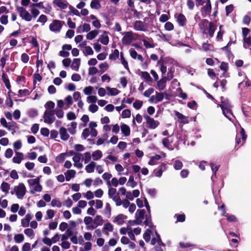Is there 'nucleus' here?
<instances>
[{
    "mask_svg": "<svg viewBox=\"0 0 251 251\" xmlns=\"http://www.w3.org/2000/svg\"><path fill=\"white\" fill-rule=\"evenodd\" d=\"M80 65V59L79 58H75L73 61L71 67L72 70L75 71H78Z\"/></svg>",
    "mask_w": 251,
    "mask_h": 251,
    "instance_id": "cd10ccee",
    "label": "nucleus"
},
{
    "mask_svg": "<svg viewBox=\"0 0 251 251\" xmlns=\"http://www.w3.org/2000/svg\"><path fill=\"white\" fill-rule=\"evenodd\" d=\"M120 127L121 131L125 136L127 137L130 135V129L128 125L125 124H122Z\"/></svg>",
    "mask_w": 251,
    "mask_h": 251,
    "instance_id": "a878e982",
    "label": "nucleus"
},
{
    "mask_svg": "<svg viewBox=\"0 0 251 251\" xmlns=\"http://www.w3.org/2000/svg\"><path fill=\"white\" fill-rule=\"evenodd\" d=\"M109 40L108 33L106 31H103L102 34L99 37L98 41L104 45H107L109 43Z\"/></svg>",
    "mask_w": 251,
    "mask_h": 251,
    "instance_id": "ddd939ff",
    "label": "nucleus"
},
{
    "mask_svg": "<svg viewBox=\"0 0 251 251\" xmlns=\"http://www.w3.org/2000/svg\"><path fill=\"white\" fill-rule=\"evenodd\" d=\"M166 78L165 77H162L161 79L157 82L156 88L159 91H163L166 86Z\"/></svg>",
    "mask_w": 251,
    "mask_h": 251,
    "instance_id": "4468645a",
    "label": "nucleus"
},
{
    "mask_svg": "<svg viewBox=\"0 0 251 251\" xmlns=\"http://www.w3.org/2000/svg\"><path fill=\"white\" fill-rule=\"evenodd\" d=\"M24 158V155L22 152L17 151L12 159L13 162L16 164H20Z\"/></svg>",
    "mask_w": 251,
    "mask_h": 251,
    "instance_id": "6ab92c4d",
    "label": "nucleus"
},
{
    "mask_svg": "<svg viewBox=\"0 0 251 251\" xmlns=\"http://www.w3.org/2000/svg\"><path fill=\"white\" fill-rule=\"evenodd\" d=\"M113 230V226L109 222L105 223L102 228V231L106 235H108L109 232H112Z\"/></svg>",
    "mask_w": 251,
    "mask_h": 251,
    "instance_id": "4be33fe9",
    "label": "nucleus"
},
{
    "mask_svg": "<svg viewBox=\"0 0 251 251\" xmlns=\"http://www.w3.org/2000/svg\"><path fill=\"white\" fill-rule=\"evenodd\" d=\"M14 239L17 243H21L24 240V236L22 234H18L14 236Z\"/></svg>",
    "mask_w": 251,
    "mask_h": 251,
    "instance_id": "6e6d98bb",
    "label": "nucleus"
},
{
    "mask_svg": "<svg viewBox=\"0 0 251 251\" xmlns=\"http://www.w3.org/2000/svg\"><path fill=\"white\" fill-rule=\"evenodd\" d=\"M14 192L18 199H23L26 193V188L25 184L20 183L18 185L15 186Z\"/></svg>",
    "mask_w": 251,
    "mask_h": 251,
    "instance_id": "7ed1b4c3",
    "label": "nucleus"
},
{
    "mask_svg": "<svg viewBox=\"0 0 251 251\" xmlns=\"http://www.w3.org/2000/svg\"><path fill=\"white\" fill-rule=\"evenodd\" d=\"M65 103L66 105L67 108L69 107L73 103V99L71 96H68L65 99Z\"/></svg>",
    "mask_w": 251,
    "mask_h": 251,
    "instance_id": "e2e57ef3",
    "label": "nucleus"
},
{
    "mask_svg": "<svg viewBox=\"0 0 251 251\" xmlns=\"http://www.w3.org/2000/svg\"><path fill=\"white\" fill-rule=\"evenodd\" d=\"M144 117L146 121L147 127L148 128L154 129L159 125V121L155 120L149 115H144Z\"/></svg>",
    "mask_w": 251,
    "mask_h": 251,
    "instance_id": "1a4fd4ad",
    "label": "nucleus"
},
{
    "mask_svg": "<svg viewBox=\"0 0 251 251\" xmlns=\"http://www.w3.org/2000/svg\"><path fill=\"white\" fill-rule=\"evenodd\" d=\"M44 122L48 124L53 123L55 120L54 112L53 110H46L43 115Z\"/></svg>",
    "mask_w": 251,
    "mask_h": 251,
    "instance_id": "423d86ee",
    "label": "nucleus"
},
{
    "mask_svg": "<svg viewBox=\"0 0 251 251\" xmlns=\"http://www.w3.org/2000/svg\"><path fill=\"white\" fill-rule=\"evenodd\" d=\"M41 176H39L34 179L27 180V183L30 189V193L34 194L36 192H40L42 191L43 188L40 183Z\"/></svg>",
    "mask_w": 251,
    "mask_h": 251,
    "instance_id": "f03ea898",
    "label": "nucleus"
},
{
    "mask_svg": "<svg viewBox=\"0 0 251 251\" xmlns=\"http://www.w3.org/2000/svg\"><path fill=\"white\" fill-rule=\"evenodd\" d=\"M55 103L52 101H49L46 102L45 105V107L48 110H53V109L54 108Z\"/></svg>",
    "mask_w": 251,
    "mask_h": 251,
    "instance_id": "bf43d9fd",
    "label": "nucleus"
},
{
    "mask_svg": "<svg viewBox=\"0 0 251 251\" xmlns=\"http://www.w3.org/2000/svg\"><path fill=\"white\" fill-rule=\"evenodd\" d=\"M77 123L75 122H72L70 127L68 128V130L71 134H75L76 132Z\"/></svg>",
    "mask_w": 251,
    "mask_h": 251,
    "instance_id": "58836bf2",
    "label": "nucleus"
},
{
    "mask_svg": "<svg viewBox=\"0 0 251 251\" xmlns=\"http://www.w3.org/2000/svg\"><path fill=\"white\" fill-rule=\"evenodd\" d=\"M92 157L94 160H99L102 156V153L100 150H96L91 154Z\"/></svg>",
    "mask_w": 251,
    "mask_h": 251,
    "instance_id": "72a5a7b5",
    "label": "nucleus"
},
{
    "mask_svg": "<svg viewBox=\"0 0 251 251\" xmlns=\"http://www.w3.org/2000/svg\"><path fill=\"white\" fill-rule=\"evenodd\" d=\"M129 53L130 56L134 59H137L138 60L143 62V57L141 54H138L136 51L133 49H130L129 50Z\"/></svg>",
    "mask_w": 251,
    "mask_h": 251,
    "instance_id": "393cba45",
    "label": "nucleus"
},
{
    "mask_svg": "<svg viewBox=\"0 0 251 251\" xmlns=\"http://www.w3.org/2000/svg\"><path fill=\"white\" fill-rule=\"evenodd\" d=\"M119 56V51L117 49L114 50L113 52L109 55V58L111 60H116Z\"/></svg>",
    "mask_w": 251,
    "mask_h": 251,
    "instance_id": "5fc2aeb1",
    "label": "nucleus"
},
{
    "mask_svg": "<svg viewBox=\"0 0 251 251\" xmlns=\"http://www.w3.org/2000/svg\"><path fill=\"white\" fill-rule=\"evenodd\" d=\"M174 167L176 170H180L183 167V164L181 161L178 160H173Z\"/></svg>",
    "mask_w": 251,
    "mask_h": 251,
    "instance_id": "de8ad7c7",
    "label": "nucleus"
},
{
    "mask_svg": "<svg viewBox=\"0 0 251 251\" xmlns=\"http://www.w3.org/2000/svg\"><path fill=\"white\" fill-rule=\"evenodd\" d=\"M50 205L52 207H57L58 208H60L62 206V202L58 199H53L52 200Z\"/></svg>",
    "mask_w": 251,
    "mask_h": 251,
    "instance_id": "a18cd8bd",
    "label": "nucleus"
},
{
    "mask_svg": "<svg viewBox=\"0 0 251 251\" xmlns=\"http://www.w3.org/2000/svg\"><path fill=\"white\" fill-rule=\"evenodd\" d=\"M145 211L144 209L138 210L135 213V220L134 221L136 224L140 225L144 219Z\"/></svg>",
    "mask_w": 251,
    "mask_h": 251,
    "instance_id": "f8f14e48",
    "label": "nucleus"
},
{
    "mask_svg": "<svg viewBox=\"0 0 251 251\" xmlns=\"http://www.w3.org/2000/svg\"><path fill=\"white\" fill-rule=\"evenodd\" d=\"M211 10V5L210 0H209L206 2L205 5L202 8L201 11L202 16L205 17L209 15Z\"/></svg>",
    "mask_w": 251,
    "mask_h": 251,
    "instance_id": "a211bd4d",
    "label": "nucleus"
},
{
    "mask_svg": "<svg viewBox=\"0 0 251 251\" xmlns=\"http://www.w3.org/2000/svg\"><path fill=\"white\" fill-rule=\"evenodd\" d=\"M175 115L177 118L179 120V122L181 123L186 124L188 123V119L186 117L184 116L183 114L180 113L176 111Z\"/></svg>",
    "mask_w": 251,
    "mask_h": 251,
    "instance_id": "7c9ffc66",
    "label": "nucleus"
},
{
    "mask_svg": "<svg viewBox=\"0 0 251 251\" xmlns=\"http://www.w3.org/2000/svg\"><path fill=\"white\" fill-rule=\"evenodd\" d=\"M162 143L163 146L168 149L169 150L172 151L173 148H170V144L172 143V141H170L169 138H164L162 140Z\"/></svg>",
    "mask_w": 251,
    "mask_h": 251,
    "instance_id": "37998d69",
    "label": "nucleus"
},
{
    "mask_svg": "<svg viewBox=\"0 0 251 251\" xmlns=\"http://www.w3.org/2000/svg\"><path fill=\"white\" fill-rule=\"evenodd\" d=\"M33 216L30 214H27L25 218L21 220V226L23 227H28L29 225V222L32 219Z\"/></svg>",
    "mask_w": 251,
    "mask_h": 251,
    "instance_id": "412c9836",
    "label": "nucleus"
},
{
    "mask_svg": "<svg viewBox=\"0 0 251 251\" xmlns=\"http://www.w3.org/2000/svg\"><path fill=\"white\" fill-rule=\"evenodd\" d=\"M161 158L159 155H155L152 156L149 162V164L150 165H154L157 163V161Z\"/></svg>",
    "mask_w": 251,
    "mask_h": 251,
    "instance_id": "4c0bfd02",
    "label": "nucleus"
},
{
    "mask_svg": "<svg viewBox=\"0 0 251 251\" xmlns=\"http://www.w3.org/2000/svg\"><path fill=\"white\" fill-rule=\"evenodd\" d=\"M75 171L74 170H68L65 173L66 180L67 181H70L71 178L75 177Z\"/></svg>",
    "mask_w": 251,
    "mask_h": 251,
    "instance_id": "c756f323",
    "label": "nucleus"
},
{
    "mask_svg": "<svg viewBox=\"0 0 251 251\" xmlns=\"http://www.w3.org/2000/svg\"><path fill=\"white\" fill-rule=\"evenodd\" d=\"M2 78L3 82L4 83L6 87L9 89L10 88V84L8 78L7 77L5 74H3L2 75Z\"/></svg>",
    "mask_w": 251,
    "mask_h": 251,
    "instance_id": "680f3d73",
    "label": "nucleus"
},
{
    "mask_svg": "<svg viewBox=\"0 0 251 251\" xmlns=\"http://www.w3.org/2000/svg\"><path fill=\"white\" fill-rule=\"evenodd\" d=\"M66 155L67 154L66 153H60L56 157V161L58 163L63 162L65 160Z\"/></svg>",
    "mask_w": 251,
    "mask_h": 251,
    "instance_id": "4d7b16f0",
    "label": "nucleus"
},
{
    "mask_svg": "<svg viewBox=\"0 0 251 251\" xmlns=\"http://www.w3.org/2000/svg\"><path fill=\"white\" fill-rule=\"evenodd\" d=\"M70 154L73 156V160L74 162V166L79 169L83 168V165L82 162L80 161L81 160H82V154L73 151L71 152Z\"/></svg>",
    "mask_w": 251,
    "mask_h": 251,
    "instance_id": "20e7f679",
    "label": "nucleus"
},
{
    "mask_svg": "<svg viewBox=\"0 0 251 251\" xmlns=\"http://www.w3.org/2000/svg\"><path fill=\"white\" fill-rule=\"evenodd\" d=\"M203 25L206 26L208 24L209 25V31L208 33L209 36L211 37L213 36L215 29L216 28V25L212 23H208V21L206 20H204L202 21Z\"/></svg>",
    "mask_w": 251,
    "mask_h": 251,
    "instance_id": "2eb2a0df",
    "label": "nucleus"
},
{
    "mask_svg": "<svg viewBox=\"0 0 251 251\" xmlns=\"http://www.w3.org/2000/svg\"><path fill=\"white\" fill-rule=\"evenodd\" d=\"M83 52L85 55H91L94 53V51L90 46L86 47V48L83 49Z\"/></svg>",
    "mask_w": 251,
    "mask_h": 251,
    "instance_id": "13d9d810",
    "label": "nucleus"
},
{
    "mask_svg": "<svg viewBox=\"0 0 251 251\" xmlns=\"http://www.w3.org/2000/svg\"><path fill=\"white\" fill-rule=\"evenodd\" d=\"M127 184L131 188H134L137 185V183L134 181L133 176H130Z\"/></svg>",
    "mask_w": 251,
    "mask_h": 251,
    "instance_id": "603ef678",
    "label": "nucleus"
},
{
    "mask_svg": "<svg viewBox=\"0 0 251 251\" xmlns=\"http://www.w3.org/2000/svg\"><path fill=\"white\" fill-rule=\"evenodd\" d=\"M82 160H84L85 164H87L90 161L92 155L89 152H86L84 154H82Z\"/></svg>",
    "mask_w": 251,
    "mask_h": 251,
    "instance_id": "3c124183",
    "label": "nucleus"
},
{
    "mask_svg": "<svg viewBox=\"0 0 251 251\" xmlns=\"http://www.w3.org/2000/svg\"><path fill=\"white\" fill-rule=\"evenodd\" d=\"M124 37L122 38V43L125 45L131 44L133 39V34L131 31H128L123 34Z\"/></svg>",
    "mask_w": 251,
    "mask_h": 251,
    "instance_id": "9d476101",
    "label": "nucleus"
},
{
    "mask_svg": "<svg viewBox=\"0 0 251 251\" xmlns=\"http://www.w3.org/2000/svg\"><path fill=\"white\" fill-rule=\"evenodd\" d=\"M106 89L108 92V95L110 96H116L120 93V91L115 88H112L109 87H106Z\"/></svg>",
    "mask_w": 251,
    "mask_h": 251,
    "instance_id": "ea45409f",
    "label": "nucleus"
},
{
    "mask_svg": "<svg viewBox=\"0 0 251 251\" xmlns=\"http://www.w3.org/2000/svg\"><path fill=\"white\" fill-rule=\"evenodd\" d=\"M24 233L30 239H33L35 236L34 231L31 228H26L24 230Z\"/></svg>",
    "mask_w": 251,
    "mask_h": 251,
    "instance_id": "49530a36",
    "label": "nucleus"
},
{
    "mask_svg": "<svg viewBox=\"0 0 251 251\" xmlns=\"http://www.w3.org/2000/svg\"><path fill=\"white\" fill-rule=\"evenodd\" d=\"M100 0H92L90 6L92 9H99L101 7L100 2Z\"/></svg>",
    "mask_w": 251,
    "mask_h": 251,
    "instance_id": "a19ab883",
    "label": "nucleus"
},
{
    "mask_svg": "<svg viewBox=\"0 0 251 251\" xmlns=\"http://www.w3.org/2000/svg\"><path fill=\"white\" fill-rule=\"evenodd\" d=\"M0 189L2 192L7 194L10 189V185L7 182H3L0 186Z\"/></svg>",
    "mask_w": 251,
    "mask_h": 251,
    "instance_id": "c03bdc74",
    "label": "nucleus"
},
{
    "mask_svg": "<svg viewBox=\"0 0 251 251\" xmlns=\"http://www.w3.org/2000/svg\"><path fill=\"white\" fill-rule=\"evenodd\" d=\"M168 94L166 93H159L155 92L156 100L157 102L161 101L164 98L165 96H167Z\"/></svg>",
    "mask_w": 251,
    "mask_h": 251,
    "instance_id": "e433bc0d",
    "label": "nucleus"
},
{
    "mask_svg": "<svg viewBox=\"0 0 251 251\" xmlns=\"http://www.w3.org/2000/svg\"><path fill=\"white\" fill-rule=\"evenodd\" d=\"M104 214L108 217H109L111 214V208L110 204L106 202L105 204V208L104 210Z\"/></svg>",
    "mask_w": 251,
    "mask_h": 251,
    "instance_id": "79ce46f5",
    "label": "nucleus"
},
{
    "mask_svg": "<svg viewBox=\"0 0 251 251\" xmlns=\"http://www.w3.org/2000/svg\"><path fill=\"white\" fill-rule=\"evenodd\" d=\"M98 99L97 97L95 96H89L87 97L86 101L89 103H94L97 101Z\"/></svg>",
    "mask_w": 251,
    "mask_h": 251,
    "instance_id": "0e129e2a",
    "label": "nucleus"
},
{
    "mask_svg": "<svg viewBox=\"0 0 251 251\" xmlns=\"http://www.w3.org/2000/svg\"><path fill=\"white\" fill-rule=\"evenodd\" d=\"M96 166V163L94 161L90 162L85 167V170L86 172L88 173H93L94 171V169Z\"/></svg>",
    "mask_w": 251,
    "mask_h": 251,
    "instance_id": "2f4dec72",
    "label": "nucleus"
},
{
    "mask_svg": "<svg viewBox=\"0 0 251 251\" xmlns=\"http://www.w3.org/2000/svg\"><path fill=\"white\" fill-rule=\"evenodd\" d=\"M53 3L54 5L58 6L61 9H64L67 7L68 3L63 0H53Z\"/></svg>",
    "mask_w": 251,
    "mask_h": 251,
    "instance_id": "5701e85b",
    "label": "nucleus"
},
{
    "mask_svg": "<svg viewBox=\"0 0 251 251\" xmlns=\"http://www.w3.org/2000/svg\"><path fill=\"white\" fill-rule=\"evenodd\" d=\"M17 10L22 19L30 22L32 19L31 15L23 7H17Z\"/></svg>",
    "mask_w": 251,
    "mask_h": 251,
    "instance_id": "6e6552de",
    "label": "nucleus"
},
{
    "mask_svg": "<svg viewBox=\"0 0 251 251\" xmlns=\"http://www.w3.org/2000/svg\"><path fill=\"white\" fill-rule=\"evenodd\" d=\"M108 197L111 199L115 202L116 205L120 204V196L119 193H117L116 189L113 187H109L108 191Z\"/></svg>",
    "mask_w": 251,
    "mask_h": 251,
    "instance_id": "0eeeda50",
    "label": "nucleus"
},
{
    "mask_svg": "<svg viewBox=\"0 0 251 251\" xmlns=\"http://www.w3.org/2000/svg\"><path fill=\"white\" fill-rule=\"evenodd\" d=\"M141 77L146 81H152V78L151 77L150 74L147 72H142Z\"/></svg>",
    "mask_w": 251,
    "mask_h": 251,
    "instance_id": "8fccbe9b",
    "label": "nucleus"
},
{
    "mask_svg": "<svg viewBox=\"0 0 251 251\" xmlns=\"http://www.w3.org/2000/svg\"><path fill=\"white\" fill-rule=\"evenodd\" d=\"M64 22L58 20H53L49 25L50 30L53 32L58 33L60 31Z\"/></svg>",
    "mask_w": 251,
    "mask_h": 251,
    "instance_id": "39448f33",
    "label": "nucleus"
},
{
    "mask_svg": "<svg viewBox=\"0 0 251 251\" xmlns=\"http://www.w3.org/2000/svg\"><path fill=\"white\" fill-rule=\"evenodd\" d=\"M117 160H118L117 157L112 155H109L104 159V162L108 165L110 163V161L114 163V162H116V161H117Z\"/></svg>",
    "mask_w": 251,
    "mask_h": 251,
    "instance_id": "c9c22d12",
    "label": "nucleus"
},
{
    "mask_svg": "<svg viewBox=\"0 0 251 251\" xmlns=\"http://www.w3.org/2000/svg\"><path fill=\"white\" fill-rule=\"evenodd\" d=\"M91 30L90 25L87 23H84L77 27L76 32L77 33H81L83 32H88Z\"/></svg>",
    "mask_w": 251,
    "mask_h": 251,
    "instance_id": "dca6fc26",
    "label": "nucleus"
},
{
    "mask_svg": "<svg viewBox=\"0 0 251 251\" xmlns=\"http://www.w3.org/2000/svg\"><path fill=\"white\" fill-rule=\"evenodd\" d=\"M99 31L98 30L94 29L92 31H89V32L86 35V38L88 40H92L95 38H96L97 35L99 34Z\"/></svg>",
    "mask_w": 251,
    "mask_h": 251,
    "instance_id": "c85d7f7f",
    "label": "nucleus"
},
{
    "mask_svg": "<svg viewBox=\"0 0 251 251\" xmlns=\"http://www.w3.org/2000/svg\"><path fill=\"white\" fill-rule=\"evenodd\" d=\"M175 18L180 26H183L186 24V19L184 15L179 13L175 15Z\"/></svg>",
    "mask_w": 251,
    "mask_h": 251,
    "instance_id": "f3484780",
    "label": "nucleus"
},
{
    "mask_svg": "<svg viewBox=\"0 0 251 251\" xmlns=\"http://www.w3.org/2000/svg\"><path fill=\"white\" fill-rule=\"evenodd\" d=\"M151 230L150 229H147L144 234L143 238L146 242L149 241L151 238Z\"/></svg>",
    "mask_w": 251,
    "mask_h": 251,
    "instance_id": "338daca9",
    "label": "nucleus"
},
{
    "mask_svg": "<svg viewBox=\"0 0 251 251\" xmlns=\"http://www.w3.org/2000/svg\"><path fill=\"white\" fill-rule=\"evenodd\" d=\"M120 204L116 205L117 206H119L122 205L124 208H127L129 206L130 204H131L130 202L128 201H127V199H124L123 201H122L121 198H120Z\"/></svg>",
    "mask_w": 251,
    "mask_h": 251,
    "instance_id": "864d4df0",
    "label": "nucleus"
},
{
    "mask_svg": "<svg viewBox=\"0 0 251 251\" xmlns=\"http://www.w3.org/2000/svg\"><path fill=\"white\" fill-rule=\"evenodd\" d=\"M93 87L92 86H87L84 88L83 92L86 95H90L92 94Z\"/></svg>",
    "mask_w": 251,
    "mask_h": 251,
    "instance_id": "69168bd1",
    "label": "nucleus"
},
{
    "mask_svg": "<svg viewBox=\"0 0 251 251\" xmlns=\"http://www.w3.org/2000/svg\"><path fill=\"white\" fill-rule=\"evenodd\" d=\"M244 44L243 45L244 48L247 49L251 46V37H246L244 38Z\"/></svg>",
    "mask_w": 251,
    "mask_h": 251,
    "instance_id": "052dcab7",
    "label": "nucleus"
},
{
    "mask_svg": "<svg viewBox=\"0 0 251 251\" xmlns=\"http://www.w3.org/2000/svg\"><path fill=\"white\" fill-rule=\"evenodd\" d=\"M93 222L96 226L98 227L103 224L104 220L101 216L98 215L94 219Z\"/></svg>",
    "mask_w": 251,
    "mask_h": 251,
    "instance_id": "473e14b6",
    "label": "nucleus"
},
{
    "mask_svg": "<svg viewBox=\"0 0 251 251\" xmlns=\"http://www.w3.org/2000/svg\"><path fill=\"white\" fill-rule=\"evenodd\" d=\"M57 117L59 119H62L64 117V112L61 109L56 108L53 110Z\"/></svg>",
    "mask_w": 251,
    "mask_h": 251,
    "instance_id": "09e8293b",
    "label": "nucleus"
},
{
    "mask_svg": "<svg viewBox=\"0 0 251 251\" xmlns=\"http://www.w3.org/2000/svg\"><path fill=\"white\" fill-rule=\"evenodd\" d=\"M31 8L30 12L31 13V16L32 18L35 19L36 17L39 15L40 11L39 10L34 7V5H32V4L30 6Z\"/></svg>",
    "mask_w": 251,
    "mask_h": 251,
    "instance_id": "f704fd0d",
    "label": "nucleus"
},
{
    "mask_svg": "<svg viewBox=\"0 0 251 251\" xmlns=\"http://www.w3.org/2000/svg\"><path fill=\"white\" fill-rule=\"evenodd\" d=\"M98 109L99 107L96 104H90L88 107L89 111L93 113L96 112Z\"/></svg>",
    "mask_w": 251,
    "mask_h": 251,
    "instance_id": "774afa93",
    "label": "nucleus"
},
{
    "mask_svg": "<svg viewBox=\"0 0 251 251\" xmlns=\"http://www.w3.org/2000/svg\"><path fill=\"white\" fill-rule=\"evenodd\" d=\"M59 134L62 140L66 141L69 138V135L67 133V130L64 127H61L59 129Z\"/></svg>",
    "mask_w": 251,
    "mask_h": 251,
    "instance_id": "b1692460",
    "label": "nucleus"
},
{
    "mask_svg": "<svg viewBox=\"0 0 251 251\" xmlns=\"http://www.w3.org/2000/svg\"><path fill=\"white\" fill-rule=\"evenodd\" d=\"M134 28L138 31H145L146 30V26L145 24L141 21H137L134 25Z\"/></svg>",
    "mask_w": 251,
    "mask_h": 251,
    "instance_id": "aec40b11",
    "label": "nucleus"
},
{
    "mask_svg": "<svg viewBox=\"0 0 251 251\" xmlns=\"http://www.w3.org/2000/svg\"><path fill=\"white\" fill-rule=\"evenodd\" d=\"M157 244L159 246H164L165 245L161 240L160 236L156 232V237L152 238L151 240V244L154 245Z\"/></svg>",
    "mask_w": 251,
    "mask_h": 251,
    "instance_id": "bb28decb",
    "label": "nucleus"
},
{
    "mask_svg": "<svg viewBox=\"0 0 251 251\" xmlns=\"http://www.w3.org/2000/svg\"><path fill=\"white\" fill-rule=\"evenodd\" d=\"M223 111V114L229 121H232L233 115L231 110V105L228 100H225L223 97H221V103L218 104Z\"/></svg>",
    "mask_w": 251,
    "mask_h": 251,
    "instance_id": "f257e3e1",
    "label": "nucleus"
},
{
    "mask_svg": "<svg viewBox=\"0 0 251 251\" xmlns=\"http://www.w3.org/2000/svg\"><path fill=\"white\" fill-rule=\"evenodd\" d=\"M127 217L123 214H119L113 218V222L118 225H123L125 221L127 219Z\"/></svg>",
    "mask_w": 251,
    "mask_h": 251,
    "instance_id": "9b49d317",
    "label": "nucleus"
}]
</instances>
